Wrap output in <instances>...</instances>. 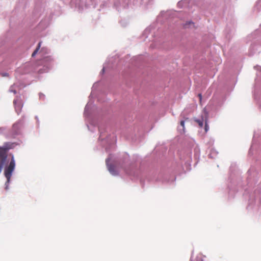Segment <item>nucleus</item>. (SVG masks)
<instances>
[{
	"label": "nucleus",
	"instance_id": "obj_1",
	"mask_svg": "<svg viewBox=\"0 0 261 261\" xmlns=\"http://www.w3.org/2000/svg\"><path fill=\"white\" fill-rule=\"evenodd\" d=\"M15 167V162L14 156H12L9 166L5 170V176L7 178V182H9L12 176V173Z\"/></svg>",
	"mask_w": 261,
	"mask_h": 261
},
{
	"label": "nucleus",
	"instance_id": "obj_5",
	"mask_svg": "<svg viewBox=\"0 0 261 261\" xmlns=\"http://www.w3.org/2000/svg\"><path fill=\"white\" fill-rule=\"evenodd\" d=\"M195 121L198 123V124L200 127H202L203 126V120H202L195 119Z\"/></svg>",
	"mask_w": 261,
	"mask_h": 261
},
{
	"label": "nucleus",
	"instance_id": "obj_8",
	"mask_svg": "<svg viewBox=\"0 0 261 261\" xmlns=\"http://www.w3.org/2000/svg\"><path fill=\"white\" fill-rule=\"evenodd\" d=\"M207 127H208V126L206 124H205V130L206 132L207 131Z\"/></svg>",
	"mask_w": 261,
	"mask_h": 261
},
{
	"label": "nucleus",
	"instance_id": "obj_9",
	"mask_svg": "<svg viewBox=\"0 0 261 261\" xmlns=\"http://www.w3.org/2000/svg\"><path fill=\"white\" fill-rule=\"evenodd\" d=\"M109 171H110L111 172H112V169H111V167H109Z\"/></svg>",
	"mask_w": 261,
	"mask_h": 261
},
{
	"label": "nucleus",
	"instance_id": "obj_4",
	"mask_svg": "<svg viewBox=\"0 0 261 261\" xmlns=\"http://www.w3.org/2000/svg\"><path fill=\"white\" fill-rule=\"evenodd\" d=\"M14 104L15 105V109H16V111H20L21 110V105L20 103L19 104L18 106L17 105V102H16V100H14Z\"/></svg>",
	"mask_w": 261,
	"mask_h": 261
},
{
	"label": "nucleus",
	"instance_id": "obj_6",
	"mask_svg": "<svg viewBox=\"0 0 261 261\" xmlns=\"http://www.w3.org/2000/svg\"><path fill=\"white\" fill-rule=\"evenodd\" d=\"M180 125L183 127V129L184 130L185 127V122L184 121L182 120L180 121Z\"/></svg>",
	"mask_w": 261,
	"mask_h": 261
},
{
	"label": "nucleus",
	"instance_id": "obj_2",
	"mask_svg": "<svg viewBox=\"0 0 261 261\" xmlns=\"http://www.w3.org/2000/svg\"><path fill=\"white\" fill-rule=\"evenodd\" d=\"M7 156L6 149L0 147V173L6 161Z\"/></svg>",
	"mask_w": 261,
	"mask_h": 261
},
{
	"label": "nucleus",
	"instance_id": "obj_3",
	"mask_svg": "<svg viewBox=\"0 0 261 261\" xmlns=\"http://www.w3.org/2000/svg\"><path fill=\"white\" fill-rule=\"evenodd\" d=\"M41 42H40L37 46V47L36 48V49L34 51L33 53L32 56L33 57H34L36 54L38 53V50H39L40 46H41Z\"/></svg>",
	"mask_w": 261,
	"mask_h": 261
},
{
	"label": "nucleus",
	"instance_id": "obj_7",
	"mask_svg": "<svg viewBox=\"0 0 261 261\" xmlns=\"http://www.w3.org/2000/svg\"><path fill=\"white\" fill-rule=\"evenodd\" d=\"M198 97H199L200 100L201 101V99H202V95H201V94H198Z\"/></svg>",
	"mask_w": 261,
	"mask_h": 261
}]
</instances>
